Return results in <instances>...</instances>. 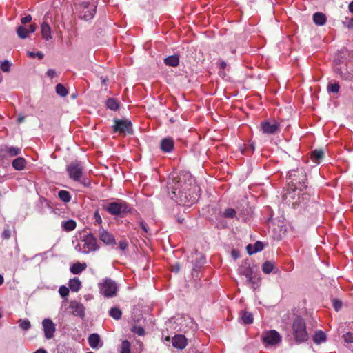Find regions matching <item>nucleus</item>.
<instances>
[{"label": "nucleus", "mask_w": 353, "mask_h": 353, "mask_svg": "<svg viewBox=\"0 0 353 353\" xmlns=\"http://www.w3.org/2000/svg\"><path fill=\"white\" fill-rule=\"evenodd\" d=\"M185 182L182 184L181 176L173 173L169 178L168 188L170 196L180 205H192L199 199V187L191 176L183 175Z\"/></svg>", "instance_id": "nucleus-1"}, {"label": "nucleus", "mask_w": 353, "mask_h": 353, "mask_svg": "<svg viewBox=\"0 0 353 353\" xmlns=\"http://www.w3.org/2000/svg\"><path fill=\"white\" fill-rule=\"evenodd\" d=\"M334 68L336 72L345 79H353V54L342 49L334 58Z\"/></svg>", "instance_id": "nucleus-2"}, {"label": "nucleus", "mask_w": 353, "mask_h": 353, "mask_svg": "<svg viewBox=\"0 0 353 353\" xmlns=\"http://www.w3.org/2000/svg\"><path fill=\"white\" fill-rule=\"evenodd\" d=\"M98 248L97 239L92 234L83 236V239L75 245V250L83 254L94 252Z\"/></svg>", "instance_id": "nucleus-3"}, {"label": "nucleus", "mask_w": 353, "mask_h": 353, "mask_svg": "<svg viewBox=\"0 0 353 353\" xmlns=\"http://www.w3.org/2000/svg\"><path fill=\"white\" fill-rule=\"evenodd\" d=\"M96 1H83L80 2L77 7L79 11V18L86 21L93 18L96 12Z\"/></svg>", "instance_id": "nucleus-4"}, {"label": "nucleus", "mask_w": 353, "mask_h": 353, "mask_svg": "<svg viewBox=\"0 0 353 353\" xmlns=\"http://www.w3.org/2000/svg\"><path fill=\"white\" fill-rule=\"evenodd\" d=\"M293 335L296 342L301 343L308 339V334L306 330L305 321L298 316L296 317L292 324Z\"/></svg>", "instance_id": "nucleus-5"}, {"label": "nucleus", "mask_w": 353, "mask_h": 353, "mask_svg": "<svg viewBox=\"0 0 353 353\" xmlns=\"http://www.w3.org/2000/svg\"><path fill=\"white\" fill-rule=\"evenodd\" d=\"M98 287L100 294L106 298H111L117 295L118 285L110 278L102 279L98 283Z\"/></svg>", "instance_id": "nucleus-6"}, {"label": "nucleus", "mask_w": 353, "mask_h": 353, "mask_svg": "<svg viewBox=\"0 0 353 353\" xmlns=\"http://www.w3.org/2000/svg\"><path fill=\"white\" fill-rule=\"evenodd\" d=\"M105 209L112 215H118L127 212L128 206L124 201H117L108 203Z\"/></svg>", "instance_id": "nucleus-7"}, {"label": "nucleus", "mask_w": 353, "mask_h": 353, "mask_svg": "<svg viewBox=\"0 0 353 353\" xmlns=\"http://www.w3.org/2000/svg\"><path fill=\"white\" fill-rule=\"evenodd\" d=\"M69 177L75 181H81L83 166L79 163H71L67 166Z\"/></svg>", "instance_id": "nucleus-8"}, {"label": "nucleus", "mask_w": 353, "mask_h": 353, "mask_svg": "<svg viewBox=\"0 0 353 353\" xmlns=\"http://www.w3.org/2000/svg\"><path fill=\"white\" fill-rule=\"evenodd\" d=\"M262 339L265 344L270 345L278 344L281 340L280 334L274 330L264 332Z\"/></svg>", "instance_id": "nucleus-9"}, {"label": "nucleus", "mask_w": 353, "mask_h": 353, "mask_svg": "<svg viewBox=\"0 0 353 353\" xmlns=\"http://www.w3.org/2000/svg\"><path fill=\"white\" fill-rule=\"evenodd\" d=\"M290 178L292 179V183L294 185L295 188L297 189V184H302L303 187L305 185V181L306 180L305 172L303 169L300 168L296 170L291 171L289 174Z\"/></svg>", "instance_id": "nucleus-10"}, {"label": "nucleus", "mask_w": 353, "mask_h": 353, "mask_svg": "<svg viewBox=\"0 0 353 353\" xmlns=\"http://www.w3.org/2000/svg\"><path fill=\"white\" fill-rule=\"evenodd\" d=\"M42 327L45 337L50 339L54 337L56 331V325L50 319H44L42 321Z\"/></svg>", "instance_id": "nucleus-11"}, {"label": "nucleus", "mask_w": 353, "mask_h": 353, "mask_svg": "<svg viewBox=\"0 0 353 353\" xmlns=\"http://www.w3.org/2000/svg\"><path fill=\"white\" fill-rule=\"evenodd\" d=\"M69 307L74 316H78L81 319L84 318L85 308L81 303L76 300H72L70 302Z\"/></svg>", "instance_id": "nucleus-12"}, {"label": "nucleus", "mask_w": 353, "mask_h": 353, "mask_svg": "<svg viewBox=\"0 0 353 353\" xmlns=\"http://www.w3.org/2000/svg\"><path fill=\"white\" fill-rule=\"evenodd\" d=\"M279 126L276 121H264L261 123V130L264 134H272L277 132Z\"/></svg>", "instance_id": "nucleus-13"}, {"label": "nucleus", "mask_w": 353, "mask_h": 353, "mask_svg": "<svg viewBox=\"0 0 353 353\" xmlns=\"http://www.w3.org/2000/svg\"><path fill=\"white\" fill-rule=\"evenodd\" d=\"M114 130L124 134H130L132 132L131 123L128 120H115Z\"/></svg>", "instance_id": "nucleus-14"}, {"label": "nucleus", "mask_w": 353, "mask_h": 353, "mask_svg": "<svg viewBox=\"0 0 353 353\" xmlns=\"http://www.w3.org/2000/svg\"><path fill=\"white\" fill-rule=\"evenodd\" d=\"M99 236L101 241L106 245H113L115 243L114 236L104 229L99 230Z\"/></svg>", "instance_id": "nucleus-15"}, {"label": "nucleus", "mask_w": 353, "mask_h": 353, "mask_svg": "<svg viewBox=\"0 0 353 353\" xmlns=\"http://www.w3.org/2000/svg\"><path fill=\"white\" fill-rule=\"evenodd\" d=\"M172 345L178 349H183L187 345L186 338L181 334L176 335L172 338Z\"/></svg>", "instance_id": "nucleus-16"}, {"label": "nucleus", "mask_w": 353, "mask_h": 353, "mask_svg": "<svg viewBox=\"0 0 353 353\" xmlns=\"http://www.w3.org/2000/svg\"><path fill=\"white\" fill-rule=\"evenodd\" d=\"M88 343L89 345L92 349H97L103 345V343H101L100 336L98 334H92L88 337Z\"/></svg>", "instance_id": "nucleus-17"}, {"label": "nucleus", "mask_w": 353, "mask_h": 353, "mask_svg": "<svg viewBox=\"0 0 353 353\" xmlns=\"http://www.w3.org/2000/svg\"><path fill=\"white\" fill-rule=\"evenodd\" d=\"M3 152V154L6 157H14L21 153V149L17 147H8L5 146L4 149L1 150Z\"/></svg>", "instance_id": "nucleus-18"}, {"label": "nucleus", "mask_w": 353, "mask_h": 353, "mask_svg": "<svg viewBox=\"0 0 353 353\" xmlns=\"http://www.w3.org/2000/svg\"><path fill=\"white\" fill-rule=\"evenodd\" d=\"M174 147L173 140L170 138H165L161 141V148L165 152H170Z\"/></svg>", "instance_id": "nucleus-19"}, {"label": "nucleus", "mask_w": 353, "mask_h": 353, "mask_svg": "<svg viewBox=\"0 0 353 353\" xmlns=\"http://www.w3.org/2000/svg\"><path fill=\"white\" fill-rule=\"evenodd\" d=\"M41 34L42 37L46 40L48 41L52 38L51 36V28L50 26L46 23L43 22L41 26Z\"/></svg>", "instance_id": "nucleus-20"}, {"label": "nucleus", "mask_w": 353, "mask_h": 353, "mask_svg": "<svg viewBox=\"0 0 353 353\" xmlns=\"http://www.w3.org/2000/svg\"><path fill=\"white\" fill-rule=\"evenodd\" d=\"M26 161L23 157H18L13 160L12 167L18 171L23 170L26 167Z\"/></svg>", "instance_id": "nucleus-21"}, {"label": "nucleus", "mask_w": 353, "mask_h": 353, "mask_svg": "<svg viewBox=\"0 0 353 353\" xmlns=\"http://www.w3.org/2000/svg\"><path fill=\"white\" fill-rule=\"evenodd\" d=\"M68 285L71 291L74 292H77L81 288V282L77 278L70 279Z\"/></svg>", "instance_id": "nucleus-22"}, {"label": "nucleus", "mask_w": 353, "mask_h": 353, "mask_svg": "<svg viewBox=\"0 0 353 353\" xmlns=\"http://www.w3.org/2000/svg\"><path fill=\"white\" fill-rule=\"evenodd\" d=\"M313 21L317 26H323L325 23L326 17L321 12H316L313 15Z\"/></svg>", "instance_id": "nucleus-23"}, {"label": "nucleus", "mask_w": 353, "mask_h": 353, "mask_svg": "<svg viewBox=\"0 0 353 353\" xmlns=\"http://www.w3.org/2000/svg\"><path fill=\"white\" fill-rule=\"evenodd\" d=\"M76 222L72 219H69L68 221H63L61 222L62 228L67 232L74 230L76 228Z\"/></svg>", "instance_id": "nucleus-24"}, {"label": "nucleus", "mask_w": 353, "mask_h": 353, "mask_svg": "<svg viewBox=\"0 0 353 353\" xmlns=\"http://www.w3.org/2000/svg\"><path fill=\"white\" fill-rule=\"evenodd\" d=\"M87 265L85 263H77L71 265L70 271L74 274H78L85 270Z\"/></svg>", "instance_id": "nucleus-25"}, {"label": "nucleus", "mask_w": 353, "mask_h": 353, "mask_svg": "<svg viewBox=\"0 0 353 353\" xmlns=\"http://www.w3.org/2000/svg\"><path fill=\"white\" fill-rule=\"evenodd\" d=\"M164 62L167 65L175 67L179 65V59L178 56L172 55L165 58Z\"/></svg>", "instance_id": "nucleus-26"}, {"label": "nucleus", "mask_w": 353, "mask_h": 353, "mask_svg": "<svg viewBox=\"0 0 353 353\" xmlns=\"http://www.w3.org/2000/svg\"><path fill=\"white\" fill-rule=\"evenodd\" d=\"M241 272L247 278L248 282L255 283L253 277V271L250 267H247L244 270L241 269Z\"/></svg>", "instance_id": "nucleus-27"}, {"label": "nucleus", "mask_w": 353, "mask_h": 353, "mask_svg": "<svg viewBox=\"0 0 353 353\" xmlns=\"http://www.w3.org/2000/svg\"><path fill=\"white\" fill-rule=\"evenodd\" d=\"M326 340V335L322 331L316 332L313 336V341L316 344H320Z\"/></svg>", "instance_id": "nucleus-28"}, {"label": "nucleus", "mask_w": 353, "mask_h": 353, "mask_svg": "<svg viewBox=\"0 0 353 353\" xmlns=\"http://www.w3.org/2000/svg\"><path fill=\"white\" fill-rule=\"evenodd\" d=\"M241 319L245 324H250L253 322L252 314L246 311L241 313Z\"/></svg>", "instance_id": "nucleus-29"}, {"label": "nucleus", "mask_w": 353, "mask_h": 353, "mask_svg": "<svg viewBox=\"0 0 353 353\" xmlns=\"http://www.w3.org/2000/svg\"><path fill=\"white\" fill-rule=\"evenodd\" d=\"M323 151L321 150H315L312 152L311 158L315 163H319V160L323 157Z\"/></svg>", "instance_id": "nucleus-30"}, {"label": "nucleus", "mask_w": 353, "mask_h": 353, "mask_svg": "<svg viewBox=\"0 0 353 353\" xmlns=\"http://www.w3.org/2000/svg\"><path fill=\"white\" fill-rule=\"evenodd\" d=\"M107 107L112 110H117L119 108V103L114 99H108L106 101Z\"/></svg>", "instance_id": "nucleus-31"}, {"label": "nucleus", "mask_w": 353, "mask_h": 353, "mask_svg": "<svg viewBox=\"0 0 353 353\" xmlns=\"http://www.w3.org/2000/svg\"><path fill=\"white\" fill-rule=\"evenodd\" d=\"M274 265L270 261H266L262 265V270L265 274H270L274 270Z\"/></svg>", "instance_id": "nucleus-32"}, {"label": "nucleus", "mask_w": 353, "mask_h": 353, "mask_svg": "<svg viewBox=\"0 0 353 353\" xmlns=\"http://www.w3.org/2000/svg\"><path fill=\"white\" fill-rule=\"evenodd\" d=\"M17 33L21 39H26L28 37V30L23 26H19L17 30Z\"/></svg>", "instance_id": "nucleus-33"}, {"label": "nucleus", "mask_w": 353, "mask_h": 353, "mask_svg": "<svg viewBox=\"0 0 353 353\" xmlns=\"http://www.w3.org/2000/svg\"><path fill=\"white\" fill-rule=\"evenodd\" d=\"M19 327L21 329H22L23 330H28L30 327H31V323L30 322V321L27 319H19Z\"/></svg>", "instance_id": "nucleus-34"}, {"label": "nucleus", "mask_w": 353, "mask_h": 353, "mask_svg": "<svg viewBox=\"0 0 353 353\" xmlns=\"http://www.w3.org/2000/svg\"><path fill=\"white\" fill-rule=\"evenodd\" d=\"M59 197L63 202H69L70 201L71 196L70 193L65 190H61L59 192Z\"/></svg>", "instance_id": "nucleus-35"}, {"label": "nucleus", "mask_w": 353, "mask_h": 353, "mask_svg": "<svg viewBox=\"0 0 353 353\" xmlns=\"http://www.w3.org/2000/svg\"><path fill=\"white\" fill-rule=\"evenodd\" d=\"M56 92L61 97H65L68 93L67 89L60 83L56 86Z\"/></svg>", "instance_id": "nucleus-36"}, {"label": "nucleus", "mask_w": 353, "mask_h": 353, "mask_svg": "<svg viewBox=\"0 0 353 353\" xmlns=\"http://www.w3.org/2000/svg\"><path fill=\"white\" fill-rule=\"evenodd\" d=\"M121 311L117 307H112L110 310V315L114 319H120L121 317Z\"/></svg>", "instance_id": "nucleus-37"}, {"label": "nucleus", "mask_w": 353, "mask_h": 353, "mask_svg": "<svg viewBox=\"0 0 353 353\" xmlns=\"http://www.w3.org/2000/svg\"><path fill=\"white\" fill-rule=\"evenodd\" d=\"M130 346L128 341H123L121 343L120 353H130Z\"/></svg>", "instance_id": "nucleus-38"}, {"label": "nucleus", "mask_w": 353, "mask_h": 353, "mask_svg": "<svg viewBox=\"0 0 353 353\" xmlns=\"http://www.w3.org/2000/svg\"><path fill=\"white\" fill-rule=\"evenodd\" d=\"M236 214V211L232 208H228L223 212V216L227 218H233Z\"/></svg>", "instance_id": "nucleus-39"}, {"label": "nucleus", "mask_w": 353, "mask_h": 353, "mask_svg": "<svg viewBox=\"0 0 353 353\" xmlns=\"http://www.w3.org/2000/svg\"><path fill=\"white\" fill-rule=\"evenodd\" d=\"M59 293L62 297H66L69 294V288L65 285H61L59 289Z\"/></svg>", "instance_id": "nucleus-40"}, {"label": "nucleus", "mask_w": 353, "mask_h": 353, "mask_svg": "<svg viewBox=\"0 0 353 353\" xmlns=\"http://www.w3.org/2000/svg\"><path fill=\"white\" fill-rule=\"evenodd\" d=\"M0 68L4 72H8L10 70V65L8 61H4L1 62Z\"/></svg>", "instance_id": "nucleus-41"}, {"label": "nucleus", "mask_w": 353, "mask_h": 353, "mask_svg": "<svg viewBox=\"0 0 353 353\" xmlns=\"http://www.w3.org/2000/svg\"><path fill=\"white\" fill-rule=\"evenodd\" d=\"M327 89L331 92L337 93L339 90V85L338 83L330 84Z\"/></svg>", "instance_id": "nucleus-42"}, {"label": "nucleus", "mask_w": 353, "mask_h": 353, "mask_svg": "<svg viewBox=\"0 0 353 353\" xmlns=\"http://www.w3.org/2000/svg\"><path fill=\"white\" fill-rule=\"evenodd\" d=\"M254 250L252 252H258L261 251L263 249V245L261 241H257L254 243Z\"/></svg>", "instance_id": "nucleus-43"}, {"label": "nucleus", "mask_w": 353, "mask_h": 353, "mask_svg": "<svg viewBox=\"0 0 353 353\" xmlns=\"http://www.w3.org/2000/svg\"><path fill=\"white\" fill-rule=\"evenodd\" d=\"M343 339L345 343H353V333L348 332L343 335Z\"/></svg>", "instance_id": "nucleus-44"}, {"label": "nucleus", "mask_w": 353, "mask_h": 353, "mask_svg": "<svg viewBox=\"0 0 353 353\" xmlns=\"http://www.w3.org/2000/svg\"><path fill=\"white\" fill-rule=\"evenodd\" d=\"M28 55L32 58H34L37 57L39 59H42L43 58V54L41 52H38L37 53L33 52H28Z\"/></svg>", "instance_id": "nucleus-45"}, {"label": "nucleus", "mask_w": 353, "mask_h": 353, "mask_svg": "<svg viewBox=\"0 0 353 353\" xmlns=\"http://www.w3.org/2000/svg\"><path fill=\"white\" fill-rule=\"evenodd\" d=\"M132 331L139 336H143L145 334V330L142 327H134Z\"/></svg>", "instance_id": "nucleus-46"}, {"label": "nucleus", "mask_w": 353, "mask_h": 353, "mask_svg": "<svg viewBox=\"0 0 353 353\" xmlns=\"http://www.w3.org/2000/svg\"><path fill=\"white\" fill-rule=\"evenodd\" d=\"M94 219H95V222H97L98 224H100L102 222V219L98 211H96L94 214Z\"/></svg>", "instance_id": "nucleus-47"}, {"label": "nucleus", "mask_w": 353, "mask_h": 353, "mask_svg": "<svg viewBox=\"0 0 353 353\" xmlns=\"http://www.w3.org/2000/svg\"><path fill=\"white\" fill-rule=\"evenodd\" d=\"M119 245L121 250H125L128 248V243L126 241H121L119 243Z\"/></svg>", "instance_id": "nucleus-48"}, {"label": "nucleus", "mask_w": 353, "mask_h": 353, "mask_svg": "<svg viewBox=\"0 0 353 353\" xmlns=\"http://www.w3.org/2000/svg\"><path fill=\"white\" fill-rule=\"evenodd\" d=\"M333 306L336 311H338L341 307V302L338 300H334L333 301Z\"/></svg>", "instance_id": "nucleus-49"}, {"label": "nucleus", "mask_w": 353, "mask_h": 353, "mask_svg": "<svg viewBox=\"0 0 353 353\" xmlns=\"http://www.w3.org/2000/svg\"><path fill=\"white\" fill-rule=\"evenodd\" d=\"M32 20V17L30 15H27L23 18H21V21L22 23L26 24L29 23Z\"/></svg>", "instance_id": "nucleus-50"}, {"label": "nucleus", "mask_w": 353, "mask_h": 353, "mask_svg": "<svg viewBox=\"0 0 353 353\" xmlns=\"http://www.w3.org/2000/svg\"><path fill=\"white\" fill-rule=\"evenodd\" d=\"M246 250H247L248 253L250 255L255 254V252H253V250H254V246L251 244H249L248 245H247Z\"/></svg>", "instance_id": "nucleus-51"}, {"label": "nucleus", "mask_w": 353, "mask_h": 353, "mask_svg": "<svg viewBox=\"0 0 353 353\" xmlns=\"http://www.w3.org/2000/svg\"><path fill=\"white\" fill-rule=\"evenodd\" d=\"M47 75L50 77V78H53L55 74H56V72L54 70H52V69H49L48 71H47Z\"/></svg>", "instance_id": "nucleus-52"}, {"label": "nucleus", "mask_w": 353, "mask_h": 353, "mask_svg": "<svg viewBox=\"0 0 353 353\" xmlns=\"http://www.w3.org/2000/svg\"><path fill=\"white\" fill-rule=\"evenodd\" d=\"M3 236L5 238V239H8L10 238V232L9 230H6L3 231V234H2Z\"/></svg>", "instance_id": "nucleus-53"}, {"label": "nucleus", "mask_w": 353, "mask_h": 353, "mask_svg": "<svg viewBox=\"0 0 353 353\" xmlns=\"http://www.w3.org/2000/svg\"><path fill=\"white\" fill-rule=\"evenodd\" d=\"M199 259L198 263L201 265L203 264L205 261V257L201 254H199Z\"/></svg>", "instance_id": "nucleus-54"}, {"label": "nucleus", "mask_w": 353, "mask_h": 353, "mask_svg": "<svg viewBox=\"0 0 353 353\" xmlns=\"http://www.w3.org/2000/svg\"><path fill=\"white\" fill-rule=\"evenodd\" d=\"M36 25L34 24H31L29 27V30H28V33L30 32V33H33L35 32L36 30Z\"/></svg>", "instance_id": "nucleus-55"}, {"label": "nucleus", "mask_w": 353, "mask_h": 353, "mask_svg": "<svg viewBox=\"0 0 353 353\" xmlns=\"http://www.w3.org/2000/svg\"><path fill=\"white\" fill-rule=\"evenodd\" d=\"M179 270H180V267L178 264L175 265L172 269V270L175 271L176 272H178L179 271Z\"/></svg>", "instance_id": "nucleus-56"}, {"label": "nucleus", "mask_w": 353, "mask_h": 353, "mask_svg": "<svg viewBox=\"0 0 353 353\" xmlns=\"http://www.w3.org/2000/svg\"><path fill=\"white\" fill-rule=\"evenodd\" d=\"M25 119V117L24 116H19L17 119V121H18V123H22Z\"/></svg>", "instance_id": "nucleus-57"}, {"label": "nucleus", "mask_w": 353, "mask_h": 353, "mask_svg": "<svg viewBox=\"0 0 353 353\" xmlns=\"http://www.w3.org/2000/svg\"><path fill=\"white\" fill-rule=\"evenodd\" d=\"M349 10L350 12L353 13V1L349 4Z\"/></svg>", "instance_id": "nucleus-58"}, {"label": "nucleus", "mask_w": 353, "mask_h": 353, "mask_svg": "<svg viewBox=\"0 0 353 353\" xmlns=\"http://www.w3.org/2000/svg\"><path fill=\"white\" fill-rule=\"evenodd\" d=\"M34 353H47V352L44 349L41 348L34 352Z\"/></svg>", "instance_id": "nucleus-59"}, {"label": "nucleus", "mask_w": 353, "mask_h": 353, "mask_svg": "<svg viewBox=\"0 0 353 353\" xmlns=\"http://www.w3.org/2000/svg\"><path fill=\"white\" fill-rule=\"evenodd\" d=\"M141 226L142 229L144 230V232L147 233L148 229H147L145 225L143 223H141Z\"/></svg>", "instance_id": "nucleus-60"}, {"label": "nucleus", "mask_w": 353, "mask_h": 353, "mask_svg": "<svg viewBox=\"0 0 353 353\" xmlns=\"http://www.w3.org/2000/svg\"><path fill=\"white\" fill-rule=\"evenodd\" d=\"M348 27L349 28H353V19H349Z\"/></svg>", "instance_id": "nucleus-61"}, {"label": "nucleus", "mask_w": 353, "mask_h": 353, "mask_svg": "<svg viewBox=\"0 0 353 353\" xmlns=\"http://www.w3.org/2000/svg\"><path fill=\"white\" fill-rule=\"evenodd\" d=\"M220 65L221 68H225L226 67V63L225 61H222L221 62Z\"/></svg>", "instance_id": "nucleus-62"}, {"label": "nucleus", "mask_w": 353, "mask_h": 353, "mask_svg": "<svg viewBox=\"0 0 353 353\" xmlns=\"http://www.w3.org/2000/svg\"><path fill=\"white\" fill-rule=\"evenodd\" d=\"M3 283V277L0 274V285Z\"/></svg>", "instance_id": "nucleus-63"}, {"label": "nucleus", "mask_w": 353, "mask_h": 353, "mask_svg": "<svg viewBox=\"0 0 353 353\" xmlns=\"http://www.w3.org/2000/svg\"><path fill=\"white\" fill-rule=\"evenodd\" d=\"M232 255L234 258H236L238 256L237 254H236L235 251H232Z\"/></svg>", "instance_id": "nucleus-64"}]
</instances>
